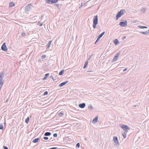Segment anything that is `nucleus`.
Wrapping results in <instances>:
<instances>
[{
    "instance_id": "nucleus-13",
    "label": "nucleus",
    "mask_w": 149,
    "mask_h": 149,
    "mask_svg": "<svg viewBox=\"0 0 149 149\" xmlns=\"http://www.w3.org/2000/svg\"><path fill=\"white\" fill-rule=\"evenodd\" d=\"M98 116H96L93 120L92 122L93 123H95L97 121Z\"/></svg>"
},
{
    "instance_id": "nucleus-19",
    "label": "nucleus",
    "mask_w": 149,
    "mask_h": 149,
    "mask_svg": "<svg viewBox=\"0 0 149 149\" xmlns=\"http://www.w3.org/2000/svg\"><path fill=\"white\" fill-rule=\"evenodd\" d=\"M15 5V3L13 2H12L10 3L9 7H13Z\"/></svg>"
},
{
    "instance_id": "nucleus-6",
    "label": "nucleus",
    "mask_w": 149,
    "mask_h": 149,
    "mask_svg": "<svg viewBox=\"0 0 149 149\" xmlns=\"http://www.w3.org/2000/svg\"><path fill=\"white\" fill-rule=\"evenodd\" d=\"M121 127L126 132H127L128 130H130V128L126 125H123Z\"/></svg>"
},
{
    "instance_id": "nucleus-9",
    "label": "nucleus",
    "mask_w": 149,
    "mask_h": 149,
    "mask_svg": "<svg viewBox=\"0 0 149 149\" xmlns=\"http://www.w3.org/2000/svg\"><path fill=\"white\" fill-rule=\"evenodd\" d=\"M113 141L116 144H118L119 143V141L118 140L117 137L116 136L113 137Z\"/></svg>"
},
{
    "instance_id": "nucleus-21",
    "label": "nucleus",
    "mask_w": 149,
    "mask_h": 149,
    "mask_svg": "<svg viewBox=\"0 0 149 149\" xmlns=\"http://www.w3.org/2000/svg\"><path fill=\"white\" fill-rule=\"evenodd\" d=\"M64 70H61L59 73V74H58L59 75H62L63 74V73H64Z\"/></svg>"
},
{
    "instance_id": "nucleus-48",
    "label": "nucleus",
    "mask_w": 149,
    "mask_h": 149,
    "mask_svg": "<svg viewBox=\"0 0 149 149\" xmlns=\"http://www.w3.org/2000/svg\"><path fill=\"white\" fill-rule=\"evenodd\" d=\"M87 71L88 72H92L93 71L91 70H89L88 71Z\"/></svg>"
},
{
    "instance_id": "nucleus-25",
    "label": "nucleus",
    "mask_w": 149,
    "mask_h": 149,
    "mask_svg": "<svg viewBox=\"0 0 149 149\" xmlns=\"http://www.w3.org/2000/svg\"><path fill=\"white\" fill-rule=\"evenodd\" d=\"M88 108L90 110L92 109L93 108L91 104H90L88 106Z\"/></svg>"
},
{
    "instance_id": "nucleus-42",
    "label": "nucleus",
    "mask_w": 149,
    "mask_h": 149,
    "mask_svg": "<svg viewBox=\"0 0 149 149\" xmlns=\"http://www.w3.org/2000/svg\"><path fill=\"white\" fill-rule=\"evenodd\" d=\"M141 11H143V12H144L145 11V10L144 8H143L142 9Z\"/></svg>"
},
{
    "instance_id": "nucleus-43",
    "label": "nucleus",
    "mask_w": 149,
    "mask_h": 149,
    "mask_svg": "<svg viewBox=\"0 0 149 149\" xmlns=\"http://www.w3.org/2000/svg\"><path fill=\"white\" fill-rule=\"evenodd\" d=\"M83 6V4L82 3H81V5L79 7V8H81Z\"/></svg>"
},
{
    "instance_id": "nucleus-44",
    "label": "nucleus",
    "mask_w": 149,
    "mask_h": 149,
    "mask_svg": "<svg viewBox=\"0 0 149 149\" xmlns=\"http://www.w3.org/2000/svg\"><path fill=\"white\" fill-rule=\"evenodd\" d=\"M92 56V55L90 56L89 58L88 59H87V60H89L90 59V58H91Z\"/></svg>"
},
{
    "instance_id": "nucleus-24",
    "label": "nucleus",
    "mask_w": 149,
    "mask_h": 149,
    "mask_svg": "<svg viewBox=\"0 0 149 149\" xmlns=\"http://www.w3.org/2000/svg\"><path fill=\"white\" fill-rule=\"evenodd\" d=\"M29 117H28L25 120V122L26 123H29Z\"/></svg>"
},
{
    "instance_id": "nucleus-27",
    "label": "nucleus",
    "mask_w": 149,
    "mask_h": 149,
    "mask_svg": "<svg viewBox=\"0 0 149 149\" xmlns=\"http://www.w3.org/2000/svg\"><path fill=\"white\" fill-rule=\"evenodd\" d=\"M52 42L51 41H49V42H48V44H47V47H50V45L52 43Z\"/></svg>"
},
{
    "instance_id": "nucleus-47",
    "label": "nucleus",
    "mask_w": 149,
    "mask_h": 149,
    "mask_svg": "<svg viewBox=\"0 0 149 149\" xmlns=\"http://www.w3.org/2000/svg\"><path fill=\"white\" fill-rule=\"evenodd\" d=\"M98 40V38H97L96 40V41L95 44H96V42L99 40Z\"/></svg>"
},
{
    "instance_id": "nucleus-35",
    "label": "nucleus",
    "mask_w": 149,
    "mask_h": 149,
    "mask_svg": "<svg viewBox=\"0 0 149 149\" xmlns=\"http://www.w3.org/2000/svg\"><path fill=\"white\" fill-rule=\"evenodd\" d=\"M22 35L23 36H26V34L24 32L22 33Z\"/></svg>"
},
{
    "instance_id": "nucleus-16",
    "label": "nucleus",
    "mask_w": 149,
    "mask_h": 149,
    "mask_svg": "<svg viewBox=\"0 0 149 149\" xmlns=\"http://www.w3.org/2000/svg\"><path fill=\"white\" fill-rule=\"evenodd\" d=\"M51 135V133L50 132H45L44 134V136H49Z\"/></svg>"
},
{
    "instance_id": "nucleus-31",
    "label": "nucleus",
    "mask_w": 149,
    "mask_h": 149,
    "mask_svg": "<svg viewBox=\"0 0 149 149\" xmlns=\"http://www.w3.org/2000/svg\"><path fill=\"white\" fill-rule=\"evenodd\" d=\"M50 78H52L53 81L55 80V79L54 78L53 75H51L50 77Z\"/></svg>"
},
{
    "instance_id": "nucleus-17",
    "label": "nucleus",
    "mask_w": 149,
    "mask_h": 149,
    "mask_svg": "<svg viewBox=\"0 0 149 149\" xmlns=\"http://www.w3.org/2000/svg\"><path fill=\"white\" fill-rule=\"evenodd\" d=\"M40 138H37L35 139H34L32 141V142L33 143H37L38 141L39 140Z\"/></svg>"
},
{
    "instance_id": "nucleus-20",
    "label": "nucleus",
    "mask_w": 149,
    "mask_h": 149,
    "mask_svg": "<svg viewBox=\"0 0 149 149\" xmlns=\"http://www.w3.org/2000/svg\"><path fill=\"white\" fill-rule=\"evenodd\" d=\"M113 42L115 45H116L119 42V41L117 39H115L114 40Z\"/></svg>"
},
{
    "instance_id": "nucleus-41",
    "label": "nucleus",
    "mask_w": 149,
    "mask_h": 149,
    "mask_svg": "<svg viewBox=\"0 0 149 149\" xmlns=\"http://www.w3.org/2000/svg\"><path fill=\"white\" fill-rule=\"evenodd\" d=\"M57 148V147H53L50 148L49 149H56Z\"/></svg>"
},
{
    "instance_id": "nucleus-8",
    "label": "nucleus",
    "mask_w": 149,
    "mask_h": 149,
    "mask_svg": "<svg viewBox=\"0 0 149 149\" xmlns=\"http://www.w3.org/2000/svg\"><path fill=\"white\" fill-rule=\"evenodd\" d=\"M1 49L4 51H6L7 50V48L6 45V44L5 42H4L1 47Z\"/></svg>"
},
{
    "instance_id": "nucleus-33",
    "label": "nucleus",
    "mask_w": 149,
    "mask_h": 149,
    "mask_svg": "<svg viewBox=\"0 0 149 149\" xmlns=\"http://www.w3.org/2000/svg\"><path fill=\"white\" fill-rule=\"evenodd\" d=\"M63 113L62 112H59L58 114V115L59 116H61L63 115Z\"/></svg>"
},
{
    "instance_id": "nucleus-37",
    "label": "nucleus",
    "mask_w": 149,
    "mask_h": 149,
    "mask_svg": "<svg viewBox=\"0 0 149 149\" xmlns=\"http://www.w3.org/2000/svg\"><path fill=\"white\" fill-rule=\"evenodd\" d=\"M53 136L54 137H56L57 136V134L56 133H54L53 134Z\"/></svg>"
},
{
    "instance_id": "nucleus-50",
    "label": "nucleus",
    "mask_w": 149,
    "mask_h": 149,
    "mask_svg": "<svg viewBox=\"0 0 149 149\" xmlns=\"http://www.w3.org/2000/svg\"><path fill=\"white\" fill-rule=\"evenodd\" d=\"M8 100H7L5 102H8Z\"/></svg>"
},
{
    "instance_id": "nucleus-29",
    "label": "nucleus",
    "mask_w": 149,
    "mask_h": 149,
    "mask_svg": "<svg viewBox=\"0 0 149 149\" xmlns=\"http://www.w3.org/2000/svg\"><path fill=\"white\" fill-rule=\"evenodd\" d=\"M123 136L124 138H126V134L125 132H124V133H123Z\"/></svg>"
},
{
    "instance_id": "nucleus-5",
    "label": "nucleus",
    "mask_w": 149,
    "mask_h": 149,
    "mask_svg": "<svg viewBox=\"0 0 149 149\" xmlns=\"http://www.w3.org/2000/svg\"><path fill=\"white\" fill-rule=\"evenodd\" d=\"M124 21L123 22H120L119 23V25L121 26L124 27L125 26H127V21L126 20H122L121 21Z\"/></svg>"
},
{
    "instance_id": "nucleus-4",
    "label": "nucleus",
    "mask_w": 149,
    "mask_h": 149,
    "mask_svg": "<svg viewBox=\"0 0 149 149\" xmlns=\"http://www.w3.org/2000/svg\"><path fill=\"white\" fill-rule=\"evenodd\" d=\"M46 3L49 4H54L57 3L58 0H45Z\"/></svg>"
},
{
    "instance_id": "nucleus-26",
    "label": "nucleus",
    "mask_w": 149,
    "mask_h": 149,
    "mask_svg": "<svg viewBox=\"0 0 149 149\" xmlns=\"http://www.w3.org/2000/svg\"><path fill=\"white\" fill-rule=\"evenodd\" d=\"M80 143H77L76 145V148H79L80 147Z\"/></svg>"
},
{
    "instance_id": "nucleus-34",
    "label": "nucleus",
    "mask_w": 149,
    "mask_h": 149,
    "mask_svg": "<svg viewBox=\"0 0 149 149\" xmlns=\"http://www.w3.org/2000/svg\"><path fill=\"white\" fill-rule=\"evenodd\" d=\"M43 139H45V140H47L48 139H49V138L47 137H44L43 138Z\"/></svg>"
},
{
    "instance_id": "nucleus-45",
    "label": "nucleus",
    "mask_w": 149,
    "mask_h": 149,
    "mask_svg": "<svg viewBox=\"0 0 149 149\" xmlns=\"http://www.w3.org/2000/svg\"><path fill=\"white\" fill-rule=\"evenodd\" d=\"M43 17H44V15H41V19H42L43 18Z\"/></svg>"
},
{
    "instance_id": "nucleus-46",
    "label": "nucleus",
    "mask_w": 149,
    "mask_h": 149,
    "mask_svg": "<svg viewBox=\"0 0 149 149\" xmlns=\"http://www.w3.org/2000/svg\"><path fill=\"white\" fill-rule=\"evenodd\" d=\"M127 68H125L124 69H123V72H124V71H126L127 70Z\"/></svg>"
},
{
    "instance_id": "nucleus-40",
    "label": "nucleus",
    "mask_w": 149,
    "mask_h": 149,
    "mask_svg": "<svg viewBox=\"0 0 149 149\" xmlns=\"http://www.w3.org/2000/svg\"><path fill=\"white\" fill-rule=\"evenodd\" d=\"M57 8H58L59 5L58 4H56L54 5Z\"/></svg>"
},
{
    "instance_id": "nucleus-11",
    "label": "nucleus",
    "mask_w": 149,
    "mask_h": 149,
    "mask_svg": "<svg viewBox=\"0 0 149 149\" xmlns=\"http://www.w3.org/2000/svg\"><path fill=\"white\" fill-rule=\"evenodd\" d=\"M68 82V81H66L65 82H64L62 83H61L59 85V86L60 87L63 86L65 84H66Z\"/></svg>"
},
{
    "instance_id": "nucleus-7",
    "label": "nucleus",
    "mask_w": 149,
    "mask_h": 149,
    "mask_svg": "<svg viewBox=\"0 0 149 149\" xmlns=\"http://www.w3.org/2000/svg\"><path fill=\"white\" fill-rule=\"evenodd\" d=\"M120 52H118L114 56L112 60L113 62H115L117 60L118 56L120 54Z\"/></svg>"
},
{
    "instance_id": "nucleus-49",
    "label": "nucleus",
    "mask_w": 149,
    "mask_h": 149,
    "mask_svg": "<svg viewBox=\"0 0 149 149\" xmlns=\"http://www.w3.org/2000/svg\"><path fill=\"white\" fill-rule=\"evenodd\" d=\"M136 105H134V106H133V107H136Z\"/></svg>"
},
{
    "instance_id": "nucleus-28",
    "label": "nucleus",
    "mask_w": 149,
    "mask_h": 149,
    "mask_svg": "<svg viewBox=\"0 0 149 149\" xmlns=\"http://www.w3.org/2000/svg\"><path fill=\"white\" fill-rule=\"evenodd\" d=\"M3 126L2 124H0V129L3 130Z\"/></svg>"
},
{
    "instance_id": "nucleus-32",
    "label": "nucleus",
    "mask_w": 149,
    "mask_h": 149,
    "mask_svg": "<svg viewBox=\"0 0 149 149\" xmlns=\"http://www.w3.org/2000/svg\"><path fill=\"white\" fill-rule=\"evenodd\" d=\"M48 92L47 91H45L44 92V93L43 94V95H47L48 94Z\"/></svg>"
},
{
    "instance_id": "nucleus-23",
    "label": "nucleus",
    "mask_w": 149,
    "mask_h": 149,
    "mask_svg": "<svg viewBox=\"0 0 149 149\" xmlns=\"http://www.w3.org/2000/svg\"><path fill=\"white\" fill-rule=\"evenodd\" d=\"M138 27L140 29H144V28H147V27L146 26H138Z\"/></svg>"
},
{
    "instance_id": "nucleus-39",
    "label": "nucleus",
    "mask_w": 149,
    "mask_h": 149,
    "mask_svg": "<svg viewBox=\"0 0 149 149\" xmlns=\"http://www.w3.org/2000/svg\"><path fill=\"white\" fill-rule=\"evenodd\" d=\"M3 148H4V149H8V148L7 147L5 146H3Z\"/></svg>"
},
{
    "instance_id": "nucleus-12",
    "label": "nucleus",
    "mask_w": 149,
    "mask_h": 149,
    "mask_svg": "<svg viewBox=\"0 0 149 149\" xmlns=\"http://www.w3.org/2000/svg\"><path fill=\"white\" fill-rule=\"evenodd\" d=\"M86 104L84 103H82V104H79V107L81 108H84Z\"/></svg>"
},
{
    "instance_id": "nucleus-30",
    "label": "nucleus",
    "mask_w": 149,
    "mask_h": 149,
    "mask_svg": "<svg viewBox=\"0 0 149 149\" xmlns=\"http://www.w3.org/2000/svg\"><path fill=\"white\" fill-rule=\"evenodd\" d=\"M38 24L40 26H42V23L40 21L38 22Z\"/></svg>"
},
{
    "instance_id": "nucleus-2",
    "label": "nucleus",
    "mask_w": 149,
    "mask_h": 149,
    "mask_svg": "<svg viewBox=\"0 0 149 149\" xmlns=\"http://www.w3.org/2000/svg\"><path fill=\"white\" fill-rule=\"evenodd\" d=\"M124 12H125L124 10H122L118 12L116 16V20H117L118 18L124 14Z\"/></svg>"
},
{
    "instance_id": "nucleus-38",
    "label": "nucleus",
    "mask_w": 149,
    "mask_h": 149,
    "mask_svg": "<svg viewBox=\"0 0 149 149\" xmlns=\"http://www.w3.org/2000/svg\"><path fill=\"white\" fill-rule=\"evenodd\" d=\"M126 38V36H123L122 38V40H123Z\"/></svg>"
},
{
    "instance_id": "nucleus-22",
    "label": "nucleus",
    "mask_w": 149,
    "mask_h": 149,
    "mask_svg": "<svg viewBox=\"0 0 149 149\" xmlns=\"http://www.w3.org/2000/svg\"><path fill=\"white\" fill-rule=\"evenodd\" d=\"M88 64V61L87 60L84 63V65L83 67L84 68H85L87 66Z\"/></svg>"
},
{
    "instance_id": "nucleus-10",
    "label": "nucleus",
    "mask_w": 149,
    "mask_h": 149,
    "mask_svg": "<svg viewBox=\"0 0 149 149\" xmlns=\"http://www.w3.org/2000/svg\"><path fill=\"white\" fill-rule=\"evenodd\" d=\"M32 6V4H29L26 7L25 9V11L26 12L29 11V9Z\"/></svg>"
},
{
    "instance_id": "nucleus-3",
    "label": "nucleus",
    "mask_w": 149,
    "mask_h": 149,
    "mask_svg": "<svg viewBox=\"0 0 149 149\" xmlns=\"http://www.w3.org/2000/svg\"><path fill=\"white\" fill-rule=\"evenodd\" d=\"M4 76V74L3 72H1L0 73V85H3L4 80L3 77Z\"/></svg>"
},
{
    "instance_id": "nucleus-1",
    "label": "nucleus",
    "mask_w": 149,
    "mask_h": 149,
    "mask_svg": "<svg viewBox=\"0 0 149 149\" xmlns=\"http://www.w3.org/2000/svg\"><path fill=\"white\" fill-rule=\"evenodd\" d=\"M98 19L97 15L95 16L94 17L93 21V26L94 29L95 28L96 25L98 24Z\"/></svg>"
},
{
    "instance_id": "nucleus-15",
    "label": "nucleus",
    "mask_w": 149,
    "mask_h": 149,
    "mask_svg": "<svg viewBox=\"0 0 149 149\" xmlns=\"http://www.w3.org/2000/svg\"><path fill=\"white\" fill-rule=\"evenodd\" d=\"M49 75V73H48L45 74V75L44 77L42 79L43 80H45L48 77Z\"/></svg>"
},
{
    "instance_id": "nucleus-51",
    "label": "nucleus",
    "mask_w": 149,
    "mask_h": 149,
    "mask_svg": "<svg viewBox=\"0 0 149 149\" xmlns=\"http://www.w3.org/2000/svg\"><path fill=\"white\" fill-rule=\"evenodd\" d=\"M148 31H149V30H148Z\"/></svg>"
},
{
    "instance_id": "nucleus-18",
    "label": "nucleus",
    "mask_w": 149,
    "mask_h": 149,
    "mask_svg": "<svg viewBox=\"0 0 149 149\" xmlns=\"http://www.w3.org/2000/svg\"><path fill=\"white\" fill-rule=\"evenodd\" d=\"M140 33H141L143 34H145V35H148V34H149V32H148V31H146L145 32L141 31V32H140Z\"/></svg>"
},
{
    "instance_id": "nucleus-36",
    "label": "nucleus",
    "mask_w": 149,
    "mask_h": 149,
    "mask_svg": "<svg viewBox=\"0 0 149 149\" xmlns=\"http://www.w3.org/2000/svg\"><path fill=\"white\" fill-rule=\"evenodd\" d=\"M46 58V56L44 55L42 56L41 58L45 59Z\"/></svg>"
},
{
    "instance_id": "nucleus-14",
    "label": "nucleus",
    "mask_w": 149,
    "mask_h": 149,
    "mask_svg": "<svg viewBox=\"0 0 149 149\" xmlns=\"http://www.w3.org/2000/svg\"><path fill=\"white\" fill-rule=\"evenodd\" d=\"M105 33V32L104 31L103 32H102L101 34H100L98 37V40H99L100 39L102 36L104 35V34Z\"/></svg>"
}]
</instances>
